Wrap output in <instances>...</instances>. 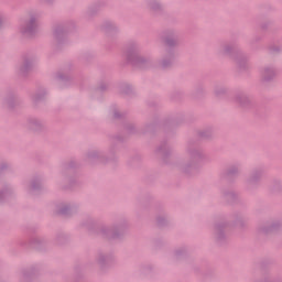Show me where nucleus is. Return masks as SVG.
<instances>
[{"instance_id":"1","label":"nucleus","mask_w":282,"mask_h":282,"mask_svg":"<svg viewBox=\"0 0 282 282\" xmlns=\"http://www.w3.org/2000/svg\"><path fill=\"white\" fill-rule=\"evenodd\" d=\"M126 58L130 65L139 67L140 69H147V67L151 66V61L140 55V47L135 43L127 47Z\"/></svg>"},{"instance_id":"2","label":"nucleus","mask_w":282,"mask_h":282,"mask_svg":"<svg viewBox=\"0 0 282 282\" xmlns=\"http://www.w3.org/2000/svg\"><path fill=\"white\" fill-rule=\"evenodd\" d=\"M219 54H221V56H230L234 58L240 69H246V65H248V58L235 44L220 45Z\"/></svg>"},{"instance_id":"3","label":"nucleus","mask_w":282,"mask_h":282,"mask_svg":"<svg viewBox=\"0 0 282 282\" xmlns=\"http://www.w3.org/2000/svg\"><path fill=\"white\" fill-rule=\"evenodd\" d=\"M276 76V70L273 67H264L261 70V78L264 83H270Z\"/></svg>"},{"instance_id":"4","label":"nucleus","mask_w":282,"mask_h":282,"mask_svg":"<svg viewBox=\"0 0 282 282\" xmlns=\"http://www.w3.org/2000/svg\"><path fill=\"white\" fill-rule=\"evenodd\" d=\"M174 61H175V54H173V51H167V56L162 59L161 67L163 69H169V67L173 65Z\"/></svg>"},{"instance_id":"5","label":"nucleus","mask_w":282,"mask_h":282,"mask_svg":"<svg viewBox=\"0 0 282 282\" xmlns=\"http://www.w3.org/2000/svg\"><path fill=\"white\" fill-rule=\"evenodd\" d=\"M235 100L238 105H252V98L245 93H238Z\"/></svg>"},{"instance_id":"6","label":"nucleus","mask_w":282,"mask_h":282,"mask_svg":"<svg viewBox=\"0 0 282 282\" xmlns=\"http://www.w3.org/2000/svg\"><path fill=\"white\" fill-rule=\"evenodd\" d=\"M164 42L171 50V47H175V45H177V35L171 32L165 36Z\"/></svg>"},{"instance_id":"7","label":"nucleus","mask_w":282,"mask_h":282,"mask_svg":"<svg viewBox=\"0 0 282 282\" xmlns=\"http://www.w3.org/2000/svg\"><path fill=\"white\" fill-rule=\"evenodd\" d=\"M148 6H149L150 10L154 12V14H159V12H161L163 10L162 4L160 2H158V0H150L148 2Z\"/></svg>"},{"instance_id":"8","label":"nucleus","mask_w":282,"mask_h":282,"mask_svg":"<svg viewBox=\"0 0 282 282\" xmlns=\"http://www.w3.org/2000/svg\"><path fill=\"white\" fill-rule=\"evenodd\" d=\"M120 91L126 96H131V94H133V86H131L130 84H123L120 87Z\"/></svg>"},{"instance_id":"9","label":"nucleus","mask_w":282,"mask_h":282,"mask_svg":"<svg viewBox=\"0 0 282 282\" xmlns=\"http://www.w3.org/2000/svg\"><path fill=\"white\" fill-rule=\"evenodd\" d=\"M105 32H111L113 30H118V28L116 26V24H113L112 22H105L102 25Z\"/></svg>"},{"instance_id":"10","label":"nucleus","mask_w":282,"mask_h":282,"mask_svg":"<svg viewBox=\"0 0 282 282\" xmlns=\"http://www.w3.org/2000/svg\"><path fill=\"white\" fill-rule=\"evenodd\" d=\"M107 89H109V85L105 84V83H101L98 88H97V91L99 94H102V91H107Z\"/></svg>"},{"instance_id":"11","label":"nucleus","mask_w":282,"mask_h":282,"mask_svg":"<svg viewBox=\"0 0 282 282\" xmlns=\"http://www.w3.org/2000/svg\"><path fill=\"white\" fill-rule=\"evenodd\" d=\"M223 94H226V88H225V87H219V86H217V87L215 88V95H216V96H223Z\"/></svg>"},{"instance_id":"12","label":"nucleus","mask_w":282,"mask_h":282,"mask_svg":"<svg viewBox=\"0 0 282 282\" xmlns=\"http://www.w3.org/2000/svg\"><path fill=\"white\" fill-rule=\"evenodd\" d=\"M270 52H281V48L279 46H271Z\"/></svg>"},{"instance_id":"13","label":"nucleus","mask_w":282,"mask_h":282,"mask_svg":"<svg viewBox=\"0 0 282 282\" xmlns=\"http://www.w3.org/2000/svg\"><path fill=\"white\" fill-rule=\"evenodd\" d=\"M173 100H180V93L174 94Z\"/></svg>"}]
</instances>
